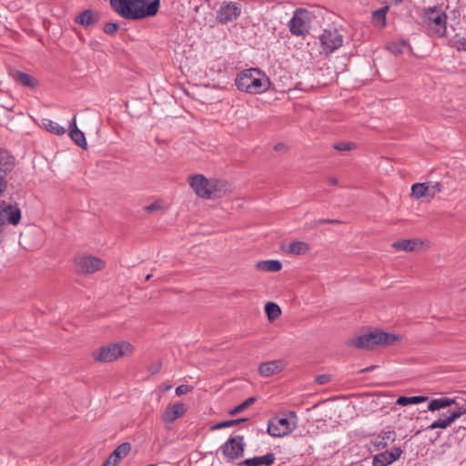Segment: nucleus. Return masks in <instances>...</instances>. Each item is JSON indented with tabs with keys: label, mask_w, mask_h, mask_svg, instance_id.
<instances>
[{
	"label": "nucleus",
	"mask_w": 466,
	"mask_h": 466,
	"mask_svg": "<svg viewBox=\"0 0 466 466\" xmlns=\"http://www.w3.org/2000/svg\"><path fill=\"white\" fill-rule=\"evenodd\" d=\"M309 13L304 9H297L289 22V28L293 35L302 36L309 32Z\"/></svg>",
	"instance_id": "obj_7"
},
{
	"label": "nucleus",
	"mask_w": 466,
	"mask_h": 466,
	"mask_svg": "<svg viewBox=\"0 0 466 466\" xmlns=\"http://www.w3.org/2000/svg\"><path fill=\"white\" fill-rule=\"evenodd\" d=\"M319 40L328 52L335 51L343 43V37L337 29H325L320 35Z\"/></svg>",
	"instance_id": "obj_14"
},
{
	"label": "nucleus",
	"mask_w": 466,
	"mask_h": 466,
	"mask_svg": "<svg viewBox=\"0 0 466 466\" xmlns=\"http://www.w3.org/2000/svg\"><path fill=\"white\" fill-rule=\"evenodd\" d=\"M466 414L465 407H454L442 412L429 427V430L446 429L461 416Z\"/></svg>",
	"instance_id": "obj_9"
},
{
	"label": "nucleus",
	"mask_w": 466,
	"mask_h": 466,
	"mask_svg": "<svg viewBox=\"0 0 466 466\" xmlns=\"http://www.w3.org/2000/svg\"><path fill=\"white\" fill-rule=\"evenodd\" d=\"M191 390H192L191 386L183 384V385H179L178 387H177L176 394L178 396H181V395L187 394V392H189Z\"/></svg>",
	"instance_id": "obj_41"
},
{
	"label": "nucleus",
	"mask_w": 466,
	"mask_h": 466,
	"mask_svg": "<svg viewBox=\"0 0 466 466\" xmlns=\"http://www.w3.org/2000/svg\"><path fill=\"white\" fill-rule=\"evenodd\" d=\"M21 220V210L17 205L0 201V232L5 224L16 226Z\"/></svg>",
	"instance_id": "obj_8"
},
{
	"label": "nucleus",
	"mask_w": 466,
	"mask_h": 466,
	"mask_svg": "<svg viewBox=\"0 0 466 466\" xmlns=\"http://www.w3.org/2000/svg\"><path fill=\"white\" fill-rule=\"evenodd\" d=\"M45 126L46 128L53 134L60 136L66 133V128L55 121L47 120V123L45 124Z\"/></svg>",
	"instance_id": "obj_35"
},
{
	"label": "nucleus",
	"mask_w": 466,
	"mask_h": 466,
	"mask_svg": "<svg viewBox=\"0 0 466 466\" xmlns=\"http://www.w3.org/2000/svg\"><path fill=\"white\" fill-rule=\"evenodd\" d=\"M188 183L194 192L202 198L209 199L213 197L212 187L209 180L201 174L190 176Z\"/></svg>",
	"instance_id": "obj_11"
},
{
	"label": "nucleus",
	"mask_w": 466,
	"mask_h": 466,
	"mask_svg": "<svg viewBox=\"0 0 466 466\" xmlns=\"http://www.w3.org/2000/svg\"><path fill=\"white\" fill-rule=\"evenodd\" d=\"M283 361L271 360L259 366L258 372L263 377H270L280 372L283 370Z\"/></svg>",
	"instance_id": "obj_21"
},
{
	"label": "nucleus",
	"mask_w": 466,
	"mask_h": 466,
	"mask_svg": "<svg viewBox=\"0 0 466 466\" xmlns=\"http://www.w3.org/2000/svg\"><path fill=\"white\" fill-rule=\"evenodd\" d=\"M429 400L427 396H411V397H406V396H400L397 399L396 403L400 406H407L411 404H419L425 402Z\"/></svg>",
	"instance_id": "obj_29"
},
{
	"label": "nucleus",
	"mask_w": 466,
	"mask_h": 466,
	"mask_svg": "<svg viewBox=\"0 0 466 466\" xmlns=\"http://www.w3.org/2000/svg\"><path fill=\"white\" fill-rule=\"evenodd\" d=\"M398 340L399 337L395 334L375 329L352 339L350 345L359 350H374L378 347L392 345Z\"/></svg>",
	"instance_id": "obj_3"
},
{
	"label": "nucleus",
	"mask_w": 466,
	"mask_h": 466,
	"mask_svg": "<svg viewBox=\"0 0 466 466\" xmlns=\"http://www.w3.org/2000/svg\"><path fill=\"white\" fill-rule=\"evenodd\" d=\"M132 351V345L127 341L112 343L93 351L92 356L98 362H112Z\"/></svg>",
	"instance_id": "obj_4"
},
{
	"label": "nucleus",
	"mask_w": 466,
	"mask_h": 466,
	"mask_svg": "<svg viewBox=\"0 0 466 466\" xmlns=\"http://www.w3.org/2000/svg\"><path fill=\"white\" fill-rule=\"evenodd\" d=\"M429 194V186L426 183H415L411 187V196L420 198Z\"/></svg>",
	"instance_id": "obj_32"
},
{
	"label": "nucleus",
	"mask_w": 466,
	"mask_h": 466,
	"mask_svg": "<svg viewBox=\"0 0 466 466\" xmlns=\"http://www.w3.org/2000/svg\"><path fill=\"white\" fill-rule=\"evenodd\" d=\"M145 211L153 212L161 209V206L158 202H153L152 204L145 207Z\"/></svg>",
	"instance_id": "obj_44"
},
{
	"label": "nucleus",
	"mask_w": 466,
	"mask_h": 466,
	"mask_svg": "<svg viewBox=\"0 0 466 466\" xmlns=\"http://www.w3.org/2000/svg\"><path fill=\"white\" fill-rule=\"evenodd\" d=\"M292 431L290 422L287 418L274 417L268 422L267 432L275 438L283 437Z\"/></svg>",
	"instance_id": "obj_12"
},
{
	"label": "nucleus",
	"mask_w": 466,
	"mask_h": 466,
	"mask_svg": "<svg viewBox=\"0 0 466 466\" xmlns=\"http://www.w3.org/2000/svg\"><path fill=\"white\" fill-rule=\"evenodd\" d=\"M247 420H248L247 418L224 420V421H221V422L216 424L213 427V429L217 430V429H223V428H227V427H231V426L238 425V424H239L241 422H244V421H247Z\"/></svg>",
	"instance_id": "obj_36"
},
{
	"label": "nucleus",
	"mask_w": 466,
	"mask_h": 466,
	"mask_svg": "<svg viewBox=\"0 0 466 466\" xmlns=\"http://www.w3.org/2000/svg\"><path fill=\"white\" fill-rule=\"evenodd\" d=\"M15 166V157L6 150L0 148V173L6 176Z\"/></svg>",
	"instance_id": "obj_23"
},
{
	"label": "nucleus",
	"mask_w": 466,
	"mask_h": 466,
	"mask_svg": "<svg viewBox=\"0 0 466 466\" xmlns=\"http://www.w3.org/2000/svg\"><path fill=\"white\" fill-rule=\"evenodd\" d=\"M240 15L241 5L239 3L225 1L217 13V20L218 23L225 25L237 20Z\"/></svg>",
	"instance_id": "obj_6"
},
{
	"label": "nucleus",
	"mask_w": 466,
	"mask_h": 466,
	"mask_svg": "<svg viewBox=\"0 0 466 466\" xmlns=\"http://www.w3.org/2000/svg\"><path fill=\"white\" fill-rule=\"evenodd\" d=\"M405 46H406L405 41H402L400 45L392 43V44L389 45L388 48L392 53L401 54L402 48L405 47Z\"/></svg>",
	"instance_id": "obj_39"
},
{
	"label": "nucleus",
	"mask_w": 466,
	"mask_h": 466,
	"mask_svg": "<svg viewBox=\"0 0 466 466\" xmlns=\"http://www.w3.org/2000/svg\"><path fill=\"white\" fill-rule=\"evenodd\" d=\"M275 460V454L268 452L263 456L246 459L241 464L244 466H269L274 463Z\"/></svg>",
	"instance_id": "obj_22"
},
{
	"label": "nucleus",
	"mask_w": 466,
	"mask_h": 466,
	"mask_svg": "<svg viewBox=\"0 0 466 466\" xmlns=\"http://www.w3.org/2000/svg\"><path fill=\"white\" fill-rule=\"evenodd\" d=\"M76 269L82 274H92L105 268V262L93 256H86L76 260Z\"/></svg>",
	"instance_id": "obj_13"
},
{
	"label": "nucleus",
	"mask_w": 466,
	"mask_h": 466,
	"mask_svg": "<svg viewBox=\"0 0 466 466\" xmlns=\"http://www.w3.org/2000/svg\"><path fill=\"white\" fill-rule=\"evenodd\" d=\"M331 377L329 374H321L315 377V382L319 385H324L330 381Z\"/></svg>",
	"instance_id": "obj_40"
},
{
	"label": "nucleus",
	"mask_w": 466,
	"mask_h": 466,
	"mask_svg": "<svg viewBox=\"0 0 466 466\" xmlns=\"http://www.w3.org/2000/svg\"><path fill=\"white\" fill-rule=\"evenodd\" d=\"M316 224H340L341 222L338 219H325L320 218L315 222Z\"/></svg>",
	"instance_id": "obj_45"
},
{
	"label": "nucleus",
	"mask_w": 466,
	"mask_h": 466,
	"mask_svg": "<svg viewBox=\"0 0 466 466\" xmlns=\"http://www.w3.org/2000/svg\"><path fill=\"white\" fill-rule=\"evenodd\" d=\"M450 45L457 51H466V37L456 34L451 40Z\"/></svg>",
	"instance_id": "obj_33"
},
{
	"label": "nucleus",
	"mask_w": 466,
	"mask_h": 466,
	"mask_svg": "<svg viewBox=\"0 0 466 466\" xmlns=\"http://www.w3.org/2000/svg\"><path fill=\"white\" fill-rule=\"evenodd\" d=\"M389 11V6L385 5L380 9H377L371 14V23L372 25L379 28L382 29L386 26V15Z\"/></svg>",
	"instance_id": "obj_26"
},
{
	"label": "nucleus",
	"mask_w": 466,
	"mask_h": 466,
	"mask_svg": "<svg viewBox=\"0 0 466 466\" xmlns=\"http://www.w3.org/2000/svg\"><path fill=\"white\" fill-rule=\"evenodd\" d=\"M235 85L240 91L248 94H261L268 89L270 82L260 69L248 68L238 74Z\"/></svg>",
	"instance_id": "obj_2"
},
{
	"label": "nucleus",
	"mask_w": 466,
	"mask_h": 466,
	"mask_svg": "<svg viewBox=\"0 0 466 466\" xmlns=\"http://www.w3.org/2000/svg\"><path fill=\"white\" fill-rule=\"evenodd\" d=\"M396 433L393 431H381L373 441L372 444L375 450H383L388 445L389 442H393L395 441Z\"/></svg>",
	"instance_id": "obj_24"
},
{
	"label": "nucleus",
	"mask_w": 466,
	"mask_h": 466,
	"mask_svg": "<svg viewBox=\"0 0 466 466\" xmlns=\"http://www.w3.org/2000/svg\"><path fill=\"white\" fill-rule=\"evenodd\" d=\"M457 433L463 431L466 432V427L465 426H460L454 430Z\"/></svg>",
	"instance_id": "obj_49"
},
{
	"label": "nucleus",
	"mask_w": 466,
	"mask_h": 466,
	"mask_svg": "<svg viewBox=\"0 0 466 466\" xmlns=\"http://www.w3.org/2000/svg\"><path fill=\"white\" fill-rule=\"evenodd\" d=\"M256 400H257L256 397L248 398L243 402H241L239 405L236 406L234 409L229 410V412H228L229 415L234 416V415L243 411L244 410H246L247 408L251 406L253 403H255Z\"/></svg>",
	"instance_id": "obj_34"
},
{
	"label": "nucleus",
	"mask_w": 466,
	"mask_h": 466,
	"mask_svg": "<svg viewBox=\"0 0 466 466\" xmlns=\"http://www.w3.org/2000/svg\"><path fill=\"white\" fill-rule=\"evenodd\" d=\"M161 366H162L161 361L157 360V362H155V363H153L152 365L149 366L148 371L152 375H155V374H157V373H158L160 371Z\"/></svg>",
	"instance_id": "obj_42"
},
{
	"label": "nucleus",
	"mask_w": 466,
	"mask_h": 466,
	"mask_svg": "<svg viewBox=\"0 0 466 466\" xmlns=\"http://www.w3.org/2000/svg\"><path fill=\"white\" fill-rule=\"evenodd\" d=\"M7 188V181L5 176L0 173V197L5 192Z\"/></svg>",
	"instance_id": "obj_43"
},
{
	"label": "nucleus",
	"mask_w": 466,
	"mask_h": 466,
	"mask_svg": "<svg viewBox=\"0 0 466 466\" xmlns=\"http://www.w3.org/2000/svg\"><path fill=\"white\" fill-rule=\"evenodd\" d=\"M442 188H443L442 185L439 182L432 185V189L434 192H441V191H442Z\"/></svg>",
	"instance_id": "obj_47"
},
{
	"label": "nucleus",
	"mask_w": 466,
	"mask_h": 466,
	"mask_svg": "<svg viewBox=\"0 0 466 466\" xmlns=\"http://www.w3.org/2000/svg\"><path fill=\"white\" fill-rule=\"evenodd\" d=\"M256 268L258 270L265 272H278L281 269L282 264L279 260H261L256 263Z\"/></svg>",
	"instance_id": "obj_27"
},
{
	"label": "nucleus",
	"mask_w": 466,
	"mask_h": 466,
	"mask_svg": "<svg viewBox=\"0 0 466 466\" xmlns=\"http://www.w3.org/2000/svg\"><path fill=\"white\" fill-rule=\"evenodd\" d=\"M333 148L338 150V151H340V152H347V151H350V150H353L356 148V144L353 143V142H338L336 144H334L333 146Z\"/></svg>",
	"instance_id": "obj_37"
},
{
	"label": "nucleus",
	"mask_w": 466,
	"mask_h": 466,
	"mask_svg": "<svg viewBox=\"0 0 466 466\" xmlns=\"http://www.w3.org/2000/svg\"><path fill=\"white\" fill-rule=\"evenodd\" d=\"M110 5L123 18L137 20L157 15L160 0H110Z\"/></svg>",
	"instance_id": "obj_1"
},
{
	"label": "nucleus",
	"mask_w": 466,
	"mask_h": 466,
	"mask_svg": "<svg viewBox=\"0 0 466 466\" xmlns=\"http://www.w3.org/2000/svg\"><path fill=\"white\" fill-rule=\"evenodd\" d=\"M402 450L400 447H393L390 451H385L373 457V466H388L400 458Z\"/></svg>",
	"instance_id": "obj_15"
},
{
	"label": "nucleus",
	"mask_w": 466,
	"mask_h": 466,
	"mask_svg": "<svg viewBox=\"0 0 466 466\" xmlns=\"http://www.w3.org/2000/svg\"><path fill=\"white\" fill-rule=\"evenodd\" d=\"M244 438L241 435L229 438L222 446L223 454L230 459L236 460L243 456L244 453Z\"/></svg>",
	"instance_id": "obj_10"
},
{
	"label": "nucleus",
	"mask_w": 466,
	"mask_h": 466,
	"mask_svg": "<svg viewBox=\"0 0 466 466\" xmlns=\"http://www.w3.org/2000/svg\"><path fill=\"white\" fill-rule=\"evenodd\" d=\"M463 407L456 398L441 397L431 400L428 405V410L435 411L445 408Z\"/></svg>",
	"instance_id": "obj_17"
},
{
	"label": "nucleus",
	"mask_w": 466,
	"mask_h": 466,
	"mask_svg": "<svg viewBox=\"0 0 466 466\" xmlns=\"http://www.w3.org/2000/svg\"><path fill=\"white\" fill-rule=\"evenodd\" d=\"M417 245V239H403L395 241L392 244V247L398 250L413 251Z\"/></svg>",
	"instance_id": "obj_30"
},
{
	"label": "nucleus",
	"mask_w": 466,
	"mask_h": 466,
	"mask_svg": "<svg viewBox=\"0 0 466 466\" xmlns=\"http://www.w3.org/2000/svg\"><path fill=\"white\" fill-rule=\"evenodd\" d=\"M151 277H152V274H147L146 276V280H149L151 279Z\"/></svg>",
	"instance_id": "obj_51"
},
{
	"label": "nucleus",
	"mask_w": 466,
	"mask_h": 466,
	"mask_svg": "<svg viewBox=\"0 0 466 466\" xmlns=\"http://www.w3.org/2000/svg\"><path fill=\"white\" fill-rule=\"evenodd\" d=\"M283 145L282 144H277L275 147H274V149L276 151H279L282 148Z\"/></svg>",
	"instance_id": "obj_50"
},
{
	"label": "nucleus",
	"mask_w": 466,
	"mask_h": 466,
	"mask_svg": "<svg viewBox=\"0 0 466 466\" xmlns=\"http://www.w3.org/2000/svg\"><path fill=\"white\" fill-rule=\"evenodd\" d=\"M69 136L71 139L81 148L86 149L87 143L84 133L76 127V116L69 123Z\"/></svg>",
	"instance_id": "obj_20"
},
{
	"label": "nucleus",
	"mask_w": 466,
	"mask_h": 466,
	"mask_svg": "<svg viewBox=\"0 0 466 466\" xmlns=\"http://www.w3.org/2000/svg\"><path fill=\"white\" fill-rule=\"evenodd\" d=\"M425 18L432 28L433 34L439 37L445 35L447 31V16L437 7H431L425 13Z\"/></svg>",
	"instance_id": "obj_5"
},
{
	"label": "nucleus",
	"mask_w": 466,
	"mask_h": 466,
	"mask_svg": "<svg viewBox=\"0 0 466 466\" xmlns=\"http://www.w3.org/2000/svg\"><path fill=\"white\" fill-rule=\"evenodd\" d=\"M309 245L304 241H293L289 244L288 251L294 255H305L309 251Z\"/></svg>",
	"instance_id": "obj_28"
},
{
	"label": "nucleus",
	"mask_w": 466,
	"mask_h": 466,
	"mask_svg": "<svg viewBox=\"0 0 466 466\" xmlns=\"http://www.w3.org/2000/svg\"><path fill=\"white\" fill-rule=\"evenodd\" d=\"M118 28V24L110 22L105 25L104 32L107 35H113L117 32Z\"/></svg>",
	"instance_id": "obj_38"
},
{
	"label": "nucleus",
	"mask_w": 466,
	"mask_h": 466,
	"mask_svg": "<svg viewBox=\"0 0 466 466\" xmlns=\"http://www.w3.org/2000/svg\"><path fill=\"white\" fill-rule=\"evenodd\" d=\"M185 411L186 409L183 403H176L165 410L162 419L165 422L171 423L181 417Z\"/></svg>",
	"instance_id": "obj_19"
},
{
	"label": "nucleus",
	"mask_w": 466,
	"mask_h": 466,
	"mask_svg": "<svg viewBox=\"0 0 466 466\" xmlns=\"http://www.w3.org/2000/svg\"><path fill=\"white\" fill-rule=\"evenodd\" d=\"M265 312L269 321L276 320L281 315V309L275 302H268L265 305Z\"/></svg>",
	"instance_id": "obj_31"
},
{
	"label": "nucleus",
	"mask_w": 466,
	"mask_h": 466,
	"mask_svg": "<svg viewBox=\"0 0 466 466\" xmlns=\"http://www.w3.org/2000/svg\"><path fill=\"white\" fill-rule=\"evenodd\" d=\"M329 183L330 185H333V186L337 185V184H338V179H337V177H329Z\"/></svg>",
	"instance_id": "obj_48"
},
{
	"label": "nucleus",
	"mask_w": 466,
	"mask_h": 466,
	"mask_svg": "<svg viewBox=\"0 0 466 466\" xmlns=\"http://www.w3.org/2000/svg\"><path fill=\"white\" fill-rule=\"evenodd\" d=\"M99 20V15L92 9H86L80 13L76 18L75 23L85 27L96 25Z\"/></svg>",
	"instance_id": "obj_18"
},
{
	"label": "nucleus",
	"mask_w": 466,
	"mask_h": 466,
	"mask_svg": "<svg viewBox=\"0 0 466 466\" xmlns=\"http://www.w3.org/2000/svg\"><path fill=\"white\" fill-rule=\"evenodd\" d=\"M376 368H377V366L371 365V366H369V367H367L365 369H362V370H359L358 373L370 372V371L374 370Z\"/></svg>",
	"instance_id": "obj_46"
},
{
	"label": "nucleus",
	"mask_w": 466,
	"mask_h": 466,
	"mask_svg": "<svg viewBox=\"0 0 466 466\" xmlns=\"http://www.w3.org/2000/svg\"><path fill=\"white\" fill-rule=\"evenodd\" d=\"M130 450L131 444L129 442H123L111 452L102 466H116L123 458L127 456Z\"/></svg>",
	"instance_id": "obj_16"
},
{
	"label": "nucleus",
	"mask_w": 466,
	"mask_h": 466,
	"mask_svg": "<svg viewBox=\"0 0 466 466\" xmlns=\"http://www.w3.org/2000/svg\"><path fill=\"white\" fill-rule=\"evenodd\" d=\"M12 77L15 82L32 89L38 86V82L34 76L22 71H15Z\"/></svg>",
	"instance_id": "obj_25"
}]
</instances>
